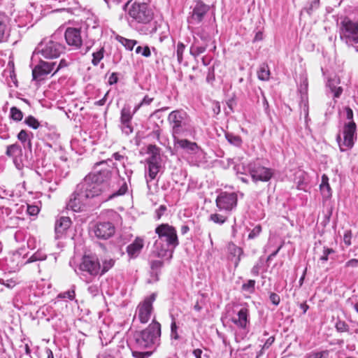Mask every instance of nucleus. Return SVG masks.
<instances>
[{
    "label": "nucleus",
    "instance_id": "nucleus-41",
    "mask_svg": "<svg viewBox=\"0 0 358 358\" xmlns=\"http://www.w3.org/2000/svg\"><path fill=\"white\" fill-rule=\"evenodd\" d=\"M185 45L182 43L179 42L176 47V56L179 64H181L183 61V53L185 52Z\"/></svg>",
    "mask_w": 358,
    "mask_h": 358
},
{
    "label": "nucleus",
    "instance_id": "nucleus-64",
    "mask_svg": "<svg viewBox=\"0 0 358 358\" xmlns=\"http://www.w3.org/2000/svg\"><path fill=\"white\" fill-rule=\"evenodd\" d=\"M117 81H118L117 73H113L108 78L109 85H114V84L117 83Z\"/></svg>",
    "mask_w": 358,
    "mask_h": 358
},
{
    "label": "nucleus",
    "instance_id": "nucleus-27",
    "mask_svg": "<svg viewBox=\"0 0 358 358\" xmlns=\"http://www.w3.org/2000/svg\"><path fill=\"white\" fill-rule=\"evenodd\" d=\"M199 38H194V42L190 47V54L194 57L199 56L206 50V46H199Z\"/></svg>",
    "mask_w": 358,
    "mask_h": 358
},
{
    "label": "nucleus",
    "instance_id": "nucleus-31",
    "mask_svg": "<svg viewBox=\"0 0 358 358\" xmlns=\"http://www.w3.org/2000/svg\"><path fill=\"white\" fill-rule=\"evenodd\" d=\"M115 259L112 258H106L102 261V266H101V270L99 275H102L108 271L115 264Z\"/></svg>",
    "mask_w": 358,
    "mask_h": 358
},
{
    "label": "nucleus",
    "instance_id": "nucleus-46",
    "mask_svg": "<svg viewBox=\"0 0 358 358\" xmlns=\"http://www.w3.org/2000/svg\"><path fill=\"white\" fill-rule=\"evenodd\" d=\"M136 53L141 54L145 57H149L151 55L150 49L148 45L145 47L138 46L136 48Z\"/></svg>",
    "mask_w": 358,
    "mask_h": 358
},
{
    "label": "nucleus",
    "instance_id": "nucleus-13",
    "mask_svg": "<svg viewBox=\"0 0 358 358\" xmlns=\"http://www.w3.org/2000/svg\"><path fill=\"white\" fill-rule=\"evenodd\" d=\"M79 269L90 275L96 276L99 274L101 264L96 255H84L79 265Z\"/></svg>",
    "mask_w": 358,
    "mask_h": 358
},
{
    "label": "nucleus",
    "instance_id": "nucleus-29",
    "mask_svg": "<svg viewBox=\"0 0 358 358\" xmlns=\"http://www.w3.org/2000/svg\"><path fill=\"white\" fill-rule=\"evenodd\" d=\"M135 113L131 111L129 106H124L121 110L120 122L122 124L131 123L132 117Z\"/></svg>",
    "mask_w": 358,
    "mask_h": 358
},
{
    "label": "nucleus",
    "instance_id": "nucleus-39",
    "mask_svg": "<svg viewBox=\"0 0 358 358\" xmlns=\"http://www.w3.org/2000/svg\"><path fill=\"white\" fill-rule=\"evenodd\" d=\"M257 73L259 79L262 80H268L269 79L270 71L266 65L262 66Z\"/></svg>",
    "mask_w": 358,
    "mask_h": 358
},
{
    "label": "nucleus",
    "instance_id": "nucleus-18",
    "mask_svg": "<svg viewBox=\"0 0 358 358\" xmlns=\"http://www.w3.org/2000/svg\"><path fill=\"white\" fill-rule=\"evenodd\" d=\"M187 136H178L173 138L174 147L176 149H182L188 153L196 152L199 149L197 144L189 141L183 137Z\"/></svg>",
    "mask_w": 358,
    "mask_h": 358
},
{
    "label": "nucleus",
    "instance_id": "nucleus-37",
    "mask_svg": "<svg viewBox=\"0 0 358 358\" xmlns=\"http://www.w3.org/2000/svg\"><path fill=\"white\" fill-rule=\"evenodd\" d=\"M335 328L336 331L339 333L348 332L349 334H351L350 332L349 325L345 321H343L341 320H337L335 324Z\"/></svg>",
    "mask_w": 358,
    "mask_h": 358
},
{
    "label": "nucleus",
    "instance_id": "nucleus-22",
    "mask_svg": "<svg viewBox=\"0 0 358 358\" xmlns=\"http://www.w3.org/2000/svg\"><path fill=\"white\" fill-rule=\"evenodd\" d=\"M33 133L28 132L24 129H22L17 134V139L23 144L24 148H28L31 151L32 144L31 138H33Z\"/></svg>",
    "mask_w": 358,
    "mask_h": 358
},
{
    "label": "nucleus",
    "instance_id": "nucleus-16",
    "mask_svg": "<svg viewBox=\"0 0 358 358\" xmlns=\"http://www.w3.org/2000/svg\"><path fill=\"white\" fill-rule=\"evenodd\" d=\"M115 229L113 223L110 222H98L94 227V233L96 237L106 240L115 234Z\"/></svg>",
    "mask_w": 358,
    "mask_h": 358
},
{
    "label": "nucleus",
    "instance_id": "nucleus-28",
    "mask_svg": "<svg viewBox=\"0 0 358 358\" xmlns=\"http://www.w3.org/2000/svg\"><path fill=\"white\" fill-rule=\"evenodd\" d=\"M9 36V29L6 24V17L0 14V43L7 40Z\"/></svg>",
    "mask_w": 358,
    "mask_h": 358
},
{
    "label": "nucleus",
    "instance_id": "nucleus-51",
    "mask_svg": "<svg viewBox=\"0 0 358 358\" xmlns=\"http://www.w3.org/2000/svg\"><path fill=\"white\" fill-rule=\"evenodd\" d=\"M39 210L38 206L27 204V212L29 215H36L39 213Z\"/></svg>",
    "mask_w": 358,
    "mask_h": 358
},
{
    "label": "nucleus",
    "instance_id": "nucleus-53",
    "mask_svg": "<svg viewBox=\"0 0 358 358\" xmlns=\"http://www.w3.org/2000/svg\"><path fill=\"white\" fill-rule=\"evenodd\" d=\"M152 351H147L144 352H133L132 355L135 358H148L152 354Z\"/></svg>",
    "mask_w": 358,
    "mask_h": 358
},
{
    "label": "nucleus",
    "instance_id": "nucleus-32",
    "mask_svg": "<svg viewBox=\"0 0 358 358\" xmlns=\"http://www.w3.org/2000/svg\"><path fill=\"white\" fill-rule=\"evenodd\" d=\"M329 351L327 350L322 351H311L304 356V358H328Z\"/></svg>",
    "mask_w": 358,
    "mask_h": 358
},
{
    "label": "nucleus",
    "instance_id": "nucleus-63",
    "mask_svg": "<svg viewBox=\"0 0 358 358\" xmlns=\"http://www.w3.org/2000/svg\"><path fill=\"white\" fill-rule=\"evenodd\" d=\"M0 283L9 288L13 287L15 285V281L11 279L6 280L3 279H0Z\"/></svg>",
    "mask_w": 358,
    "mask_h": 358
},
{
    "label": "nucleus",
    "instance_id": "nucleus-49",
    "mask_svg": "<svg viewBox=\"0 0 358 358\" xmlns=\"http://www.w3.org/2000/svg\"><path fill=\"white\" fill-rule=\"evenodd\" d=\"M335 251L332 248H329L327 247L323 248V254L320 257V260L323 262H327L329 259V255L334 253Z\"/></svg>",
    "mask_w": 358,
    "mask_h": 358
},
{
    "label": "nucleus",
    "instance_id": "nucleus-47",
    "mask_svg": "<svg viewBox=\"0 0 358 358\" xmlns=\"http://www.w3.org/2000/svg\"><path fill=\"white\" fill-rule=\"evenodd\" d=\"M320 189L324 199H328L331 196L332 192L329 185L320 187Z\"/></svg>",
    "mask_w": 358,
    "mask_h": 358
},
{
    "label": "nucleus",
    "instance_id": "nucleus-25",
    "mask_svg": "<svg viewBox=\"0 0 358 358\" xmlns=\"http://www.w3.org/2000/svg\"><path fill=\"white\" fill-rule=\"evenodd\" d=\"M164 265V262L161 260H152L150 262V275L153 278L154 281L159 280V275L161 273V268Z\"/></svg>",
    "mask_w": 358,
    "mask_h": 358
},
{
    "label": "nucleus",
    "instance_id": "nucleus-62",
    "mask_svg": "<svg viewBox=\"0 0 358 358\" xmlns=\"http://www.w3.org/2000/svg\"><path fill=\"white\" fill-rule=\"evenodd\" d=\"M166 210V207L164 205L159 206L158 209L156 210V218L157 220H159L161 217L163 215L164 212Z\"/></svg>",
    "mask_w": 358,
    "mask_h": 358
},
{
    "label": "nucleus",
    "instance_id": "nucleus-34",
    "mask_svg": "<svg viewBox=\"0 0 358 358\" xmlns=\"http://www.w3.org/2000/svg\"><path fill=\"white\" fill-rule=\"evenodd\" d=\"M117 40L125 47L127 50H132L134 45L137 43L135 40L127 39L120 36H117Z\"/></svg>",
    "mask_w": 358,
    "mask_h": 358
},
{
    "label": "nucleus",
    "instance_id": "nucleus-43",
    "mask_svg": "<svg viewBox=\"0 0 358 358\" xmlns=\"http://www.w3.org/2000/svg\"><path fill=\"white\" fill-rule=\"evenodd\" d=\"M75 286L73 285L71 289L59 294L57 297L60 299H69V300L72 301L75 299Z\"/></svg>",
    "mask_w": 358,
    "mask_h": 358
},
{
    "label": "nucleus",
    "instance_id": "nucleus-23",
    "mask_svg": "<svg viewBox=\"0 0 358 358\" xmlns=\"http://www.w3.org/2000/svg\"><path fill=\"white\" fill-rule=\"evenodd\" d=\"M148 152L151 155L146 159L147 164L159 165L160 157L158 148L156 145H150L148 147Z\"/></svg>",
    "mask_w": 358,
    "mask_h": 358
},
{
    "label": "nucleus",
    "instance_id": "nucleus-11",
    "mask_svg": "<svg viewBox=\"0 0 358 358\" xmlns=\"http://www.w3.org/2000/svg\"><path fill=\"white\" fill-rule=\"evenodd\" d=\"M248 171L255 182H267L273 176L271 169L262 166L257 162L250 163Z\"/></svg>",
    "mask_w": 358,
    "mask_h": 358
},
{
    "label": "nucleus",
    "instance_id": "nucleus-56",
    "mask_svg": "<svg viewBox=\"0 0 358 358\" xmlns=\"http://www.w3.org/2000/svg\"><path fill=\"white\" fill-rule=\"evenodd\" d=\"M352 231L351 230H346L343 236V241L348 246L351 245Z\"/></svg>",
    "mask_w": 358,
    "mask_h": 358
},
{
    "label": "nucleus",
    "instance_id": "nucleus-52",
    "mask_svg": "<svg viewBox=\"0 0 358 358\" xmlns=\"http://www.w3.org/2000/svg\"><path fill=\"white\" fill-rule=\"evenodd\" d=\"M327 85L330 88L331 92L334 93V98L340 97L341 94L343 92V88L341 87H338L332 88L331 87V80L328 81Z\"/></svg>",
    "mask_w": 358,
    "mask_h": 358
},
{
    "label": "nucleus",
    "instance_id": "nucleus-35",
    "mask_svg": "<svg viewBox=\"0 0 358 358\" xmlns=\"http://www.w3.org/2000/svg\"><path fill=\"white\" fill-rule=\"evenodd\" d=\"M225 138L232 145L239 147L242 144V139L239 136L234 135L230 133H225Z\"/></svg>",
    "mask_w": 358,
    "mask_h": 358
},
{
    "label": "nucleus",
    "instance_id": "nucleus-9",
    "mask_svg": "<svg viewBox=\"0 0 358 358\" xmlns=\"http://www.w3.org/2000/svg\"><path fill=\"white\" fill-rule=\"evenodd\" d=\"M37 50L44 58L51 59L59 57L64 52L65 47L60 42L55 41L52 36L49 40L42 41Z\"/></svg>",
    "mask_w": 358,
    "mask_h": 358
},
{
    "label": "nucleus",
    "instance_id": "nucleus-50",
    "mask_svg": "<svg viewBox=\"0 0 358 358\" xmlns=\"http://www.w3.org/2000/svg\"><path fill=\"white\" fill-rule=\"evenodd\" d=\"M152 101L153 98L149 97L148 95L145 96L141 103L135 107L134 113H136L143 105H150Z\"/></svg>",
    "mask_w": 358,
    "mask_h": 358
},
{
    "label": "nucleus",
    "instance_id": "nucleus-2",
    "mask_svg": "<svg viewBox=\"0 0 358 358\" xmlns=\"http://www.w3.org/2000/svg\"><path fill=\"white\" fill-rule=\"evenodd\" d=\"M155 233L158 239L154 244L153 252L160 258L166 257L169 253L171 258L173 250L179 245L176 229L169 224H162L155 229Z\"/></svg>",
    "mask_w": 358,
    "mask_h": 358
},
{
    "label": "nucleus",
    "instance_id": "nucleus-48",
    "mask_svg": "<svg viewBox=\"0 0 358 358\" xmlns=\"http://www.w3.org/2000/svg\"><path fill=\"white\" fill-rule=\"evenodd\" d=\"M177 330L178 326L176 325L175 320L173 319L172 322L171 324V337L172 339L178 340L180 338Z\"/></svg>",
    "mask_w": 358,
    "mask_h": 358
},
{
    "label": "nucleus",
    "instance_id": "nucleus-42",
    "mask_svg": "<svg viewBox=\"0 0 358 358\" xmlns=\"http://www.w3.org/2000/svg\"><path fill=\"white\" fill-rule=\"evenodd\" d=\"M299 105L300 107L308 106L307 79L304 80V93L301 95V101Z\"/></svg>",
    "mask_w": 358,
    "mask_h": 358
},
{
    "label": "nucleus",
    "instance_id": "nucleus-8",
    "mask_svg": "<svg viewBox=\"0 0 358 358\" xmlns=\"http://www.w3.org/2000/svg\"><path fill=\"white\" fill-rule=\"evenodd\" d=\"M340 37L348 46L358 43V22L345 17L341 22Z\"/></svg>",
    "mask_w": 358,
    "mask_h": 358
},
{
    "label": "nucleus",
    "instance_id": "nucleus-38",
    "mask_svg": "<svg viewBox=\"0 0 358 358\" xmlns=\"http://www.w3.org/2000/svg\"><path fill=\"white\" fill-rule=\"evenodd\" d=\"M10 117L14 121L19 122L23 118L22 112L15 106H13L10 110Z\"/></svg>",
    "mask_w": 358,
    "mask_h": 358
},
{
    "label": "nucleus",
    "instance_id": "nucleus-61",
    "mask_svg": "<svg viewBox=\"0 0 358 358\" xmlns=\"http://www.w3.org/2000/svg\"><path fill=\"white\" fill-rule=\"evenodd\" d=\"M345 267H352V268L358 267V259H351L348 260L345 263Z\"/></svg>",
    "mask_w": 358,
    "mask_h": 358
},
{
    "label": "nucleus",
    "instance_id": "nucleus-54",
    "mask_svg": "<svg viewBox=\"0 0 358 358\" xmlns=\"http://www.w3.org/2000/svg\"><path fill=\"white\" fill-rule=\"evenodd\" d=\"M269 299L271 302L275 306L280 304V297L276 293L271 292L269 294Z\"/></svg>",
    "mask_w": 358,
    "mask_h": 358
},
{
    "label": "nucleus",
    "instance_id": "nucleus-5",
    "mask_svg": "<svg viewBox=\"0 0 358 358\" xmlns=\"http://www.w3.org/2000/svg\"><path fill=\"white\" fill-rule=\"evenodd\" d=\"M357 140V125L354 121L344 124L343 130L336 136V141L341 152L351 149Z\"/></svg>",
    "mask_w": 358,
    "mask_h": 358
},
{
    "label": "nucleus",
    "instance_id": "nucleus-33",
    "mask_svg": "<svg viewBox=\"0 0 358 358\" xmlns=\"http://www.w3.org/2000/svg\"><path fill=\"white\" fill-rule=\"evenodd\" d=\"M105 52L104 47L100 48L97 51L92 53V64L93 66H96L101 60L103 58Z\"/></svg>",
    "mask_w": 358,
    "mask_h": 358
},
{
    "label": "nucleus",
    "instance_id": "nucleus-57",
    "mask_svg": "<svg viewBox=\"0 0 358 358\" xmlns=\"http://www.w3.org/2000/svg\"><path fill=\"white\" fill-rule=\"evenodd\" d=\"M87 291L92 296H96L99 292V289L97 285H91L88 287Z\"/></svg>",
    "mask_w": 358,
    "mask_h": 358
},
{
    "label": "nucleus",
    "instance_id": "nucleus-59",
    "mask_svg": "<svg viewBox=\"0 0 358 358\" xmlns=\"http://www.w3.org/2000/svg\"><path fill=\"white\" fill-rule=\"evenodd\" d=\"M122 124V132L127 135H129L133 132V128L131 125V123L127 124Z\"/></svg>",
    "mask_w": 358,
    "mask_h": 358
},
{
    "label": "nucleus",
    "instance_id": "nucleus-14",
    "mask_svg": "<svg viewBox=\"0 0 358 358\" xmlns=\"http://www.w3.org/2000/svg\"><path fill=\"white\" fill-rule=\"evenodd\" d=\"M191 8H192V11L188 19L189 24H199L202 22L210 10L209 6L204 3L201 0L195 1Z\"/></svg>",
    "mask_w": 358,
    "mask_h": 358
},
{
    "label": "nucleus",
    "instance_id": "nucleus-3",
    "mask_svg": "<svg viewBox=\"0 0 358 358\" xmlns=\"http://www.w3.org/2000/svg\"><path fill=\"white\" fill-rule=\"evenodd\" d=\"M128 7V15L132 19V22L145 24L144 34H152L156 31V25L152 22L153 12L149 6L139 0H130L125 5Z\"/></svg>",
    "mask_w": 358,
    "mask_h": 358
},
{
    "label": "nucleus",
    "instance_id": "nucleus-55",
    "mask_svg": "<svg viewBox=\"0 0 358 358\" xmlns=\"http://www.w3.org/2000/svg\"><path fill=\"white\" fill-rule=\"evenodd\" d=\"M262 231V227L260 225H257L255 228L250 232L248 235V238L250 239L254 238L257 236Z\"/></svg>",
    "mask_w": 358,
    "mask_h": 358
},
{
    "label": "nucleus",
    "instance_id": "nucleus-44",
    "mask_svg": "<svg viewBox=\"0 0 358 358\" xmlns=\"http://www.w3.org/2000/svg\"><path fill=\"white\" fill-rule=\"evenodd\" d=\"M194 38H199V46H206V50L208 47L209 43H211V38L208 35L197 34Z\"/></svg>",
    "mask_w": 358,
    "mask_h": 358
},
{
    "label": "nucleus",
    "instance_id": "nucleus-58",
    "mask_svg": "<svg viewBox=\"0 0 358 358\" xmlns=\"http://www.w3.org/2000/svg\"><path fill=\"white\" fill-rule=\"evenodd\" d=\"M210 220L215 223L222 224L224 223V219L222 216L218 214H211L210 216Z\"/></svg>",
    "mask_w": 358,
    "mask_h": 358
},
{
    "label": "nucleus",
    "instance_id": "nucleus-12",
    "mask_svg": "<svg viewBox=\"0 0 358 358\" xmlns=\"http://www.w3.org/2000/svg\"><path fill=\"white\" fill-rule=\"evenodd\" d=\"M156 297L157 294L152 293L138 304L136 311L138 312V317L142 324H145L149 321L153 310L152 303Z\"/></svg>",
    "mask_w": 358,
    "mask_h": 358
},
{
    "label": "nucleus",
    "instance_id": "nucleus-26",
    "mask_svg": "<svg viewBox=\"0 0 358 358\" xmlns=\"http://www.w3.org/2000/svg\"><path fill=\"white\" fill-rule=\"evenodd\" d=\"M238 201L237 194L234 192L227 194L225 192V210H231L236 207Z\"/></svg>",
    "mask_w": 358,
    "mask_h": 358
},
{
    "label": "nucleus",
    "instance_id": "nucleus-45",
    "mask_svg": "<svg viewBox=\"0 0 358 358\" xmlns=\"http://www.w3.org/2000/svg\"><path fill=\"white\" fill-rule=\"evenodd\" d=\"M255 280H249L246 283H243L242 285V289L245 292H248L252 294L255 291Z\"/></svg>",
    "mask_w": 358,
    "mask_h": 358
},
{
    "label": "nucleus",
    "instance_id": "nucleus-21",
    "mask_svg": "<svg viewBox=\"0 0 358 358\" xmlns=\"http://www.w3.org/2000/svg\"><path fill=\"white\" fill-rule=\"evenodd\" d=\"M227 248L229 252L228 259L234 264V268H236L241 260V255L243 252L242 249L231 243L228 244Z\"/></svg>",
    "mask_w": 358,
    "mask_h": 358
},
{
    "label": "nucleus",
    "instance_id": "nucleus-19",
    "mask_svg": "<svg viewBox=\"0 0 358 358\" xmlns=\"http://www.w3.org/2000/svg\"><path fill=\"white\" fill-rule=\"evenodd\" d=\"M71 220L69 217L62 216L57 220L55 224V238H60L70 227Z\"/></svg>",
    "mask_w": 358,
    "mask_h": 358
},
{
    "label": "nucleus",
    "instance_id": "nucleus-24",
    "mask_svg": "<svg viewBox=\"0 0 358 358\" xmlns=\"http://www.w3.org/2000/svg\"><path fill=\"white\" fill-rule=\"evenodd\" d=\"M248 311L246 308H241L237 315V317L233 318V322L241 328H246L248 320Z\"/></svg>",
    "mask_w": 358,
    "mask_h": 358
},
{
    "label": "nucleus",
    "instance_id": "nucleus-40",
    "mask_svg": "<svg viewBox=\"0 0 358 358\" xmlns=\"http://www.w3.org/2000/svg\"><path fill=\"white\" fill-rule=\"evenodd\" d=\"M24 123L33 129H37L40 127V122L32 115L27 116L24 120Z\"/></svg>",
    "mask_w": 358,
    "mask_h": 358
},
{
    "label": "nucleus",
    "instance_id": "nucleus-15",
    "mask_svg": "<svg viewBox=\"0 0 358 358\" xmlns=\"http://www.w3.org/2000/svg\"><path fill=\"white\" fill-rule=\"evenodd\" d=\"M55 66L56 62H48L41 60L32 70L33 80L38 81L43 80L47 75L53 71Z\"/></svg>",
    "mask_w": 358,
    "mask_h": 358
},
{
    "label": "nucleus",
    "instance_id": "nucleus-30",
    "mask_svg": "<svg viewBox=\"0 0 358 358\" xmlns=\"http://www.w3.org/2000/svg\"><path fill=\"white\" fill-rule=\"evenodd\" d=\"M148 171L149 179L146 177L148 187L150 189L149 182L150 180L155 179L157 173L159 171L160 164L159 165H148Z\"/></svg>",
    "mask_w": 358,
    "mask_h": 358
},
{
    "label": "nucleus",
    "instance_id": "nucleus-1",
    "mask_svg": "<svg viewBox=\"0 0 358 358\" xmlns=\"http://www.w3.org/2000/svg\"><path fill=\"white\" fill-rule=\"evenodd\" d=\"M109 174V169H101L87 174L77 185L67 203V208L80 212L83 210L90 199L101 196L103 200V192L108 189H106V186H104V181Z\"/></svg>",
    "mask_w": 358,
    "mask_h": 358
},
{
    "label": "nucleus",
    "instance_id": "nucleus-10",
    "mask_svg": "<svg viewBox=\"0 0 358 358\" xmlns=\"http://www.w3.org/2000/svg\"><path fill=\"white\" fill-rule=\"evenodd\" d=\"M64 38L67 45L70 46V50H80V52L83 55H86L92 46V44H86L85 47H82L83 40L81 38L80 30L77 28L68 27L65 31Z\"/></svg>",
    "mask_w": 358,
    "mask_h": 358
},
{
    "label": "nucleus",
    "instance_id": "nucleus-17",
    "mask_svg": "<svg viewBox=\"0 0 358 358\" xmlns=\"http://www.w3.org/2000/svg\"><path fill=\"white\" fill-rule=\"evenodd\" d=\"M6 155L13 158V162L17 169H21L23 167V164L20 159L22 155V150L18 143L8 145Z\"/></svg>",
    "mask_w": 358,
    "mask_h": 358
},
{
    "label": "nucleus",
    "instance_id": "nucleus-6",
    "mask_svg": "<svg viewBox=\"0 0 358 358\" xmlns=\"http://www.w3.org/2000/svg\"><path fill=\"white\" fill-rule=\"evenodd\" d=\"M113 173L110 170V174L108 178L104 181V186H106L107 191L103 194V201H107L115 197L122 196L126 194L128 190L127 182L124 179L112 178Z\"/></svg>",
    "mask_w": 358,
    "mask_h": 358
},
{
    "label": "nucleus",
    "instance_id": "nucleus-4",
    "mask_svg": "<svg viewBox=\"0 0 358 358\" xmlns=\"http://www.w3.org/2000/svg\"><path fill=\"white\" fill-rule=\"evenodd\" d=\"M136 344L141 349H150L154 352L160 345L161 324L153 320L145 329L134 334Z\"/></svg>",
    "mask_w": 358,
    "mask_h": 358
},
{
    "label": "nucleus",
    "instance_id": "nucleus-7",
    "mask_svg": "<svg viewBox=\"0 0 358 358\" xmlns=\"http://www.w3.org/2000/svg\"><path fill=\"white\" fill-rule=\"evenodd\" d=\"M186 113L182 110H173L168 116V121L172 128L173 138L178 136H187L189 133L187 122Z\"/></svg>",
    "mask_w": 358,
    "mask_h": 358
},
{
    "label": "nucleus",
    "instance_id": "nucleus-60",
    "mask_svg": "<svg viewBox=\"0 0 358 358\" xmlns=\"http://www.w3.org/2000/svg\"><path fill=\"white\" fill-rule=\"evenodd\" d=\"M193 354L196 358H208V355L207 352L203 353V351L200 349H196L193 351Z\"/></svg>",
    "mask_w": 358,
    "mask_h": 358
},
{
    "label": "nucleus",
    "instance_id": "nucleus-36",
    "mask_svg": "<svg viewBox=\"0 0 358 358\" xmlns=\"http://www.w3.org/2000/svg\"><path fill=\"white\" fill-rule=\"evenodd\" d=\"M47 258L46 254L43 252L42 251L38 250L35 253H34L26 262L25 264H29L38 261H44Z\"/></svg>",
    "mask_w": 358,
    "mask_h": 358
},
{
    "label": "nucleus",
    "instance_id": "nucleus-20",
    "mask_svg": "<svg viewBox=\"0 0 358 358\" xmlns=\"http://www.w3.org/2000/svg\"><path fill=\"white\" fill-rule=\"evenodd\" d=\"M144 245L143 240L136 237L133 243L127 247V253L130 258H136L141 253Z\"/></svg>",
    "mask_w": 358,
    "mask_h": 358
}]
</instances>
